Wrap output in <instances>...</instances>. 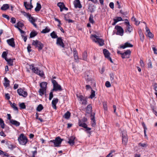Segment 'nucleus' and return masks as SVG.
Wrapping results in <instances>:
<instances>
[{"instance_id":"obj_1","label":"nucleus","mask_w":157,"mask_h":157,"mask_svg":"<svg viewBox=\"0 0 157 157\" xmlns=\"http://www.w3.org/2000/svg\"><path fill=\"white\" fill-rule=\"evenodd\" d=\"M18 141L20 144L25 145L29 140L27 137L23 133H21L18 138Z\"/></svg>"},{"instance_id":"obj_2","label":"nucleus","mask_w":157,"mask_h":157,"mask_svg":"<svg viewBox=\"0 0 157 157\" xmlns=\"http://www.w3.org/2000/svg\"><path fill=\"white\" fill-rule=\"evenodd\" d=\"M30 68L34 73L40 76L43 77L44 75L43 71L42 70H39L38 67H35L33 64H32L30 65Z\"/></svg>"},{"instance_id":"obj_3","label":"nucleus","mask_w":157,"mask_h":157,"mask_svg":"<svg viewBox=\"0 0 157 157\" xmlns=\"http://www.w3.org/2000/svg\"><path fill=\"white\" fill-rule=\"evenodd\" d=\"M120 135L122 138V144L124 145L127 144L128 141V137L127 134V132L124 130L120 133Z\"/></svg>"},{"instance_id":"obj_4","label":"nucleus","mask_w":157,"mask_h":157,"mask_svg":"<svg viewBox=\"0 0 157 157\" xmlns=\"http://www.w3.org/2000/svg\"><path fill=\"white\" fill-rule=\"evenodd\" d=\"M52 83L53 84V89L52 91H61L63 90L61 86L55 80H52Z\"/></svg>"},{"instance_id":"obj_5","label":"nucleus","mask_w":157,"mask_h":157,"mask_svg":"<svg viewBox=\"0 0 157 157\" xmlns=\"http://www.w3.org/2000/svg\"><path fill=\"white\" fill-rule=\"evenodd\" d=\"M47 83L46 82H42L40 84L41 89H40L39 92L41 96L44 94L45 93H46V88Z\"/></svg>"},{"instance_id":"obj_6","label":"nucleus","mask_w":157,"mask_h":157,"mask_svg":"<svg viewBox=\"0 0 157 157\" xmlns=\"http://www.w3.org/2000/svg\"><path fill=\"white\" fill-rule=\"evenodd\" d=\"M32 44L36 48H38L39 51L42 50L44 47V44L38 40H33Z\"/></svg>"},{"instance_id":"obj_7","label":"nucleus","mask_w":157,"mask_h":157,"mask_svg":"<svg viewBox=\"0 0 157 157\" xmlns=\"http://www.w3.org/2000/svg\"><path fill=\"white\" fill-rule=\"evenodd\" d=\"M63 140L59 136L56 137L55 140H51L50 143L52 142L54 144V146L55 147H59V145L61 144Z\"/></svg>"},{"instance_id":"obj_8","label":"nucleus","mask_w":157,"mask_h":157,"mask_svg":"<svg viewBox=\"0 0 157 157\" xmlns=\"http://www.w3.org/2000/svg\"><path fill=\"white\" fill-rule=\"evenodd\" d=\"M131 53V51L129 49L127 50L124 52H120L118 51V54L121 55V57L122 59L129 58Z\"/></svg>"},{"instance_id":"obj_9","label":"nucleus","mask_w":157,"mask_h":157,"mask_svg":"<svg viewBox=\"0 0 157 157\" xmlns=\"http://www.w3.org/2000/svg\"><path fill=\"white\" fill-rule=\"evenodd\" d=\"M17 92L20 96L24 97H26L28 95L27 92L21 88L18 89L17 90Z\"/></svg>"},{"instance_id":"obj_10","label":"nucleus","mask_w":157,"mask_h":157,"mask_svg":"<svg viewBox=\"0 0 157 157\" xmlns=\"http://www.w3.org/2000/svg\"><path fill=\"white\" fill-rule=\"evenodd\" d=\"M103 53L105 57L109 60L111 62H113L111 58L110 57V53L106 49H104L103 50Z\"/></svg>"},{"instance_id":"obj_11","label":"nucleus","mask_w":157,"mask_h":157,"mask_svg":"<svg viewBox=\"0 0 157 157\" xmlns=\"http://www.w3.org/2000/svg\"><path fill=\"white\" fill-rule=\"evenodd\" d=\"M133 47V45L128 42H126L124 44V45L121 44L120 45V47L123 49H125L127 48H132Z\"/></svg>"},{"instance_id":"obj_12","label":"nucleus","mask_w":157,"mask_h":157,"mask_svg":"<svg viewBox=\"0 0 157 157\" xmlns=\"http://www.w3.org/2000/svg\"><path fill=\"white\" fill-rule=\"evenodd\" d=\"M56 44L57 45L59 46L62 48L64 47V44L61 37L57 38Z\"/></svg>"},{"instance_id":"obj_13","label":"nucleus","mask_w":157,"mask_h":157,"mask_svg":"<svg viewBox=\"0 0 157 157\" xmlns=\"http://www.w3.org/2000/svg\"><path fill=\"white\" fill-rule=\"evenodd\" d=\"M77 97L79 99V100L82 102V104L83 105H86L87 104V101L86 98H84L83 96L80 95H77Z\"/></svg>"},{"instance_id":"obj_14","label":"nucleus","mask_w":157,"mask_h":157,"mask_svg":"<svg viewBox=\"0 0 157 157\" xmlns=\"http://www.w3.org/2000/svg\"><path fill=\"white\" fill-rule=\"evenodd\" d=\"M7 42L8 44L13 48H15V44L13 38H11L10 39L7 40Z\"/></svg>"},{"instance_id":"obj_15","label":"nucleus","mask_w":157,"mask_h":157,"mask_svg":"<svg viewBox=\"0 0 157 157\" xmlns=\"http://www.w3.org/2000/svg\"><path fill=\"white\" fill-rule=\"evenodd\" d=\"M28 20L29 21H30L35 27H37V25L35 23V22L36 21V20L34 18V17H32L31 15L28 18Z\"/></svg>"},{"instance_id":"obj_16","label":"nucleus","mask_w":157,"mask_h":157,"mask_svg":"<svg viewBox=\"0 0 157 157\" xmlns=\"http://www.w3.org/2000/svg\"><path fill=\"white\" fill-rule=\"evenodd\" d=\"M75 137L74 136H70L69 138V141L68 143L71 146H73L75 144Z\"/></svg>"},{"instance_id":"obj_17","label":"nucleus","mask_w":157,"mask_h":157,"mask_svg":"<svg viewBox=\"0 0 157 157\" xmlns=\"http://www.w3.org/2000/svg\"><path fill=\"white\" fill-rule=\"evenodd\" d=\"M93 41L95 43L98 44L100 46H102L104 45V40L100 38L98 40H96L95 39H93Z\"/></svg>"},{"instance_id":"obj_18","label":"nucleus","mask_w":157,"mask_h":157,"mask_svg":"<svg viewBox=\"0 0 157 157\" xmlns=\"http://www.w3.org/2000/svg\"><path fill=\"white\" fill-rule=\"evenodd\" d=\"M94 115L95 114L94 113H91L90 115L91 120L92 121L91 124L92 126H94L96 125V122Z\"/></svg>"},{"instance_id":"obj_19","label":"nucleus","mask_w":157,"mask_h":157,"mask_svg":"<svg viewBox=\"0 0 157 157\" xmlns=\"http://www.w3.org/2000/svg\"><path fill=\"white\" fill-rule=\"evenodd\" d=\"M74 5L75 8H82V5L80 3L79 0H75L74 2Z\"/></svg>"},{"instance_id":"obj_20","label":"nucleus","mask_w":157,"mask_h":157,"mask_svg":"<svg viewBox=\"0 0 157 157\" xmlns=\"http://www.w3.org/2000/svg\"><path fill=\"white\" fill-rule=\"evenodd\" d=\"M58 101V99L56 98H54L52 101V106L54 109H56V105Z\"/></svg>"},{"instance_id":"obj_21","label":"nucleus","mask_w":157,"mask_h":157,"mask_svg":"<svg viewBox=\"0 0 157 157\" xmlns=\"http://www.w3.org/2000/svg\"><path fill=\"white\" fill-rule=\"evenodd\" d=\"M54 19L55 21L58 22L59 24L58 25V26L59 27V29L60 31L63 33H64V31L63 29L60 26V25L61 24L60 21L59 20V19H58L56 18H54Z\"/></svg>"},{"instance_id":"obj_22","label":"nucleus","mask_w":157,"mask_h":157,"mask_svg":"<svg viewBox=\"0 0 157 157\" xmlns=\"http://www.w3.org/2000/svg\"><path fill=\"white\" fill-rule=\"evenodd\" d=\"M146 32L147 33V36H148L150 38H152L154 37L153 35L150 32V30L147 27L146 28Z\"/></svg>"},{"instance_id":"obj_23","label":"nucleus","mask_w":157,"mask_h":157,"mask_svg":"<svg viewBox=\"0 0 157 157\" xmlns=\"http://www.w3.org/2000/svg\"><path fill=\"white\" fill-rule=\"evenodd\" d=\"M10 123L16 127L19 126L20 124V123L19 122L14 120H11Z\"/></svg>"},{"instance_id":"obj_24","label":"nucleus","mask_w":157,"mask_h":157,"mask_svg":"<svg viewBox=\"0 0 157 157\" xmlns=\"http://www.w3.org/2000/svg\"><path fill=\"white\" fill-rule=\"evenodd\" d=\"M24 25L23 24L21 21H18L14 25V27L18 29L20 28H22Z\"/></svg>"},{"instance_id":"obj_25","label":"nucleus","mask_w":157,"mask_h":157,"mask_svg":"<svg viewBox=\"0 0 157 157\" xmlns=\"http://www.w3.org/2000/svg\"><path fill=\"white\" fill-rule=\"evenodd\" d=\"M124 33V30L120 26H118V35L122 36L123 35Z\"/></svg>"},{"instance_id":"obj_26","label":"nucleus","mask_w":157,"mask_h":157,"mask_svg":"<svg viewBox=\"0 0 157 157\" xmlns=\"http://www.w3.org/2000/svg\"><path fill=\"white\" fill-rule=\"evenodd\" d=\"M144 129V137L146 138H147V136L146 134V130H147V128L145 123L144 122H142L141 123Z\"/></svg>"},{"instance_id":"obj_27","label":"nucleus","mask_w":157,"mask_h":157,"mask_svg":"<svg viewBox=\"0 0 157 157\" xmlns=\"http://www.w3.org/2000/svg\"><path fill=\"white\" fill-rule=\"evenodd\" d=\"M24 4L25 8L27 10H30L33 7V6L31 4L27 2H25Z\"/></svg>"},{"instance_id":"obj_28","label":"nucleus","mask_w":157,"mask_h":157,"mask_svg":"<svg viewBox=\"0 0 157 157\" xmlns=\"http://www.w3.org/2000/svg\"><path fill=\"white\" fill-rule=\"evenodd\" d=\"M4 80L5 81V82L4 83V85L5 86L7 87L8 86L10 85V81L8 80L7 78L5 77L4 78Z\"/></svg>"},{"instance_id":"obj_29","label":"nucleus","mask_w":157,"mask_h":157,"mask_svg":"<svg viewBox=\"0 0 157 157\" xmlns=\"http://www.w3.org/2000/svg\"><path fill=\"white\" fill-rule=\"evenodd\" d=\"M138 33L139 34L140 37V40L143 42L144 39V34H143L141 30H140L139 31Z\"/></svg>"},{"instance_id":"obj_30","label":"nucleus","mask_w":157,"mask_h":157,"mask_svg":"<svg viewBox=\"0 0 157 157\" xmlns=\"http://www.w3.org/2000/svg\"><path fill=\"white\" fill-rule=\"evenodd\" d=\"M125 21L124 22L125 24L127 25H130L129 22L128 21V19H126L124 20H123L121 17H118V21Z\"/></svg>"},{"instance_id":"obj_31","label":"nucleus","mask_w":157,"mask_h":157,"mask_svg":"<svg viewBox=\"0 0 157 157\" xmlns=\"http://www.w3.org/2000/svg\"><path fill=\"white\" fill-rule=\"evenodd\" d=\"M9 8V6L8 4H3L1 7V10H6Z\"/></svg>"},{"instance_id":"obj_32","label":"nucleus","mask_w":157,"mask_h":157,"mask_svg":"<svg viewBox=\"0 0 157 157\" xmlns=\"http://www.w3.org/2000/svg\"><path fill=\"white\" fill-rule=\"evenodd\" d=\"M132 30V28L130 25H127L126 30L125 31L126 32H128L129 33H130Z\"/></svg>"},{"instance_id":"obj_33","label":"nucleus","mask_w":157,"mask_h":157,"mask_svg":"<svg viewBox=\"0 0 157 157\" xmlns=\"http://www.w3.org/2000/svg\"><path fill=\"white\" fill-rule=\"evenodd\" d=\"M71 116V113L69 111H67L63 115V117H64L65 119L68 120V119Z\"/></svg>"},{"instance_id":"obj_34","label":"nucleus","mask_w":157,"mask_h":157,"mask_svg":"<svg viewBox=\"0 0 157 157\" xmlns=\"http://www.w3.org/2000/svg\"><path fill=\"white\" fill-rule=\"evenodd\" d=\"M92 111V106L91 105L89 104L87 107L86 109V112L87 113H89L91 112Z\"/></svg>"},{"instance_id":"obj_35","label":"nucleus","mask_w":157,"mask_h":157,"mask_svg":"<svg viewBox=\"0 0 157 157\" xmlns=\"http://www.w3.org/2000/svg\"><path fill=\"white\" fill-rule=\"evenodd\" d=\"M10 105L11 106L13 109L14 110L17 111H18V108L16 104L15 103H11Z\"/></svg>"},{"instance_id":"obj_36","label":"nucleus","mask_w":157,"mask_h":157,"mask_svg":"<svg viewBox=\"0 0 157 157\" xmlns=\"http://www.w3.org/2000/svg\"><path fill=\"white\" fill-rule=\"evenodd\" d=\"M41 8V5L39 3L37 2L36 4V6L35 8V11L36 12L39 11Z\"/></svg>"},{"instance_id":"obj_37","label":"nucleus","mask_w":157,"mask_h":157,"mask_svg":"<svg viewBox=\"0 0 157 157\" xmlns=\"http://www.w3.org/2000/svg\"><path fill=\"white\" fill-rule=\"evenodd\" d=\"M7 62L9 65L10 66H13V60L11 59H8L5 60Z\"/></svg>"},{"instance_id":"obj_38","label":"nucleus","mask_w":157,"mask_h":157,"mask_svg":"<svg viewBox=\"0 0 157 157\" xmlns=\"http://www.w3.org/2000/svg\"><path fill=\"white\" fill-rule=\"evenodd\" d=\"M64 5L63 3L59 2L58 3L57 6L59 7L60 11L62 12L63 11V7Z\"/></svg>"},{"instance_id":"obj_39","label":"nucleus","mask_w":157,"mask_h":157,"mask_svg":"<svg viewBox=\"0 0 157 157\" xmlns=\"http://www.w3.org/2000/svg\"><path fill=\"white\" fill-rule=\"evenodd\" d=\"M50 36L53 39L57 38H58L56 32L53 31L50 34Z\"/></svg>"},{"instance_id":"obj_40","label":"nucleus","mask_w":157,"mask_h":157,"mask_svg":"<svg viewBox=\"0 0 157 157\" xmlns=\"http://www.w3.org/2000/svg\"><path fill=\"white\" fill-rule=\"evenodd\" d=\"M82 59L86 61L87 59V53L85 51L82 54Z\"/></svg>"},{"instance_id":"obj_41","label":"nucleus","mask_w":157,"mask_h":157,"mask_svg":"<svg viewBox=\"0 0 157 157\" xmlns=\"http://www.w3.org/2000/svg\"><path fill=\"white\" fill-rule=\"evenodd\" d=\"M37 34V32L35 31H33L30 33V37L32 38L36 36Z\"/></svg>"},{"instance_id":"obj_42","label":"nucleus","mask_w":157,"mask_h":157,"mask_svg":"<svg viewBox=\"0 0 157 157\" xmlns=\"http://www.w3.org/2000/svg\"><path fill=\"white\" fill-rule=\"evenodd\" d=\"M131 20L132 21H134L135 22V24L136 25H139L140 23V22L138 23V21L136 20V18H135L134 16H133L131 18Z\"/></svg>"},{"instance_id":"obj_43","label":"nucleus","mask_w":157,"mask_h":157,"mask_svg":"<svg viewBox=\"0 0 157 157\" xmlns=\"http://www.w3.org/2000/svg\"><path fill=\"white\" fill-rule=\"evenodd\" d=\"M7 52H6L4 51L3 52L2 56V57L5 60H6L7 58Z\"/></svg>"},{"instance_id":"obj_44","label":"nucleus","mask_w":157,"mask_h":157,"mask_svg":"<svg viewBox=\"0 0 157 157\" xmlns=\"http://www.w3.org/2000/svg\"><path fill=\"white\" fill-rule=\"evenodd\" d=\"M43 109V107L41 104H40L38 105L36 108V110L40 112Z\"/></svg>"},{"instance_id":"obj_45","label":"nucleus","mask_w":157,"mask_h":157,"mask_svg":"<svg viewBox=\"0 0 157 157\" xmlns=\"http://www.w3.org/2000/svg\"><path fill=\"white\" fill-rule=\"evenodd\" d=\"M0 125L1 126V127L2 128H5V124L3 120L0 118Z\"/></svg>"},{"instance_id":"obj_46","label":"nucleus","mask_w":157,"mask_h":157,"mask_svg":"<svg viewBox=\"0 0 157 157\" xmlns=\"http://www.w3.org/2000/svg\"><path fill=\"white\" fill-rule=\"evenodd\" d=\"M95 96V91L93 90H91V94L90 96V98L92 99Z\"/></svg>"},{"instance_id":"obj_47","label":"nucleus","mask_w":157,"mask_h":157,"mask_svg":"<svg viewBox=\"0 0 157 157\" xmlns=\"http://www.w3.org/2000/svg\"><path fill=\"white\" fill-rule=\"evenodd\" d=\"M50 30L47 27H46L44 29L42 30L41 32L44 33H45L49 32Z\"/></svg>"},{"instance_id":"obj_48","label":"nucleus","mask_w":157,"mask_h":157,"mask_svg":"<svg viewBox=\"0 0 157 157\" xmlns=\"http://www.w3.org/2000/svg\"><path fill=\"white\" fill-rule=\"evenodd\" d=\"M139 146H141L142 147H146L147 145V144L146 143H140L138 144Z\"/></svg>"},{"instance_id":"obj_49","label":"nucleus","mask_w":157,"mask_h":157,"mask_svg":"<svg viewBox=\"0 0 157 157\" xmlns=\"http://www.w3.org/2000/svg\"><path fill=\"white\" fill-rule=\"evenodd\" d=\"M93 37H94V38L96 39V40H98L99 39H100V38H99L98 36H97V35H91V38L93 40V39H94Z\"/></svg>"},{"instance_id":"obj_50","label":"nucleus","mask_w":157,"mask_h":157,"mask_svg":"<svg viewBox=\"0 0 157 157\" xmlns=\"http://www.w3.org/2000/svg\"><path fill=\"white\" fill-rule=\"evenodd\" d=\"M19 107L21 109H25L26 108L25 103L22 102L19 104Z\"/></svg>"},{"instance_id":"obj_51","label":"nucleus","mask_w":157,"mask_h":157,"mask_svg":"<svg viewBox=\"0 0 157 157\" xmlns=\"http://www.w3.org/2000/svg\"><path fill=\"white\" fill-rule=\"evenodd\" d=\"M118 22V17H116L113 19V22L112 23V25H115Z\"/></svg>"},{"instance_id":"obj_52","label":"nucleus","mask_w":157,"mask_h":157,"mask_svg":"<svg viewBox=\"0 0 157 157\" xmlns=\"http://www.w3.org/2000/svg\"><path fill=\"white\" fill-rule=\"evenodd\" d=\"M85 129L86 130H85V131L86 132V133H89L90 135L91 133V131H90L91 128L87 127V128H86Z\"/></svg>"},{"instance_id":"obj_53","label":"nucleus","mask_w":157,"mask_h":157,"mask_svg":"<svg viewBox=\"0 0 157 157\" xmlns=\"http://www.w3.org/2000/svg\"><path fill=\"white\" fill-rule=\"evenodd\" d=\"M89 21L92 24H93L94 23L93 16L90 15V16L89 18Z\"/></svg>"},{"instance_id":"obj_54","label":"nucleus","mask_w":157,"mask_h":157,"mask_svg":"<svg viewBox=\"0 0 157 157\" xmlns=\"http://www.w3.org/2000/svg\"><path fill=\"white\" fill-rule=\"evenodd\" d=\"M152 50L154 51V53L156 54H157V49L156 46L153 45V47H152Z\"/></svg>"},{"instance_id":"obj_55","label":"nucleus","mask_w":157,"mask_h":157,"mask_svg":"<svg viewBox=\"0 0 157 157\" xmlns=\"http://www.w3.org/2000/svg\"><path fill=\"white\" fill-rule=\"evenodd\" d=\"M103 107L105 110L106 111L107 109V106L106 102L103 103Z\"/></svg>"},{"instance_id":"obj_56","label":"nucleus","mask_w":157,"mask_h":157,"mask_svg":"<svg viewBox=\"0 0 157 157\" xmlns=\"http://www.w3.org/2000/svg\"><path fill=\"white\" fill-rule=\"evenodd\" d=\"M23 14L24 15L27 17L28 18L31 15L29 13H27L25 12H24L23 13Z\"/></svg>"},{"instance_id":"obj_57","label":"nucleus","mask_w":157,"mask_h":157,"mask_svg":"<svg viewBox=\"0 0 157 157\" xmlns=\"http://www.w3.org/2000/svg\"><path fill=\"white\" fill-rule=\"evenodd\" d=\"M80 126L84 128H87V125L85 123H84L82 124H80Z\"/></svg>"},{"instance_id":"obj_58","label":"nucleus","mask_w":157,"mask_h":157,"mask_svg":"<svg viewBox=\"0 0 157 157\" xmlns=\"http://www.w3.org/2000/svg\"><path fill=\"white\" fill-rule=\"evenodd\" d=\"M52 90L51 91L50 93V94H49V99L50 100H51L53 97V92H52Z\"/></svg>"},{"instance_id":"obj_59","label":"nucleus","mask_w":157,"mask_h":157,"mask_svg":"<svg viewBox=\"0 0 157 157\" xmlns=\"http://www.w3.org/2000/svg\"><path fill=\"white\" fill-rule=\"evenodd\" d=\"M105 86L107 87H109L111 86V85L110 82L109 81H107L105 83Z\"/></svg>"},{"instance_id":"obj_60","label":"nucleus","mask_w":157,"mask_h":157,"mask_svg":"<svg viewBox=\"0 0 157 157\" xmlns=\"http://www.w3.org/2000/svg\"><path fill=\"white\" fill-rule=\"evenodd\" d=\"M120 13L122 14V15L121 16H122L123 18V17H124V16H125L127 14V13L125 12H124L122 11V10H121L120 11Z\"/></svg>"},{"instance_id":"obj_61","label":"nucleus","mask_w":157,"mask_h":157,"mask_svg":"<svg viewBox=\"0 0 157 157\" xmlns=\"http://www.w3.org/2000/svg\"><path fill=\"white\" fill-rule=\"evenodd\" d=\"M16 19L14 17H12L11 18L10 22L12 24H14L16 22Z\"/></svg>"},{"instance_id":"obj_62","label":"nucleus","mask_w":157,"mask_h":157,"mask_svg":"<svg viewBox=\"0 0 157 157\" xmlns=\"http://www.w3.org/2000/svg\"><path fill=\"white\" fill-rule=\"evenodd\" d=\"M2 17H3L6 18L8 20H10V18L9 16L8 15H7L4 14H2Z\"/></svg>"},{"instance_id":"obj_63","label":"nucleus","mask_w":157,"mask_h":157,"mask_svg":"<svg viewBox=\"0 0 157 157\" xmlns=\"http://www.w3.org/2000/svg\"><path fill=\"white\" fill-rule=\"evenodd\" d=\"M140 66L141 67H143L144 66V63L143 60L142 59H140Z\"/></svg>"},{"instance_id":"obj_64","label":"nucleus","mask_w":157,"mask_h":157,"mask_svg":"<svg viewBox=\"0 0 157 157\" xmlns=\"http://www.w3.org/2000/svg\"><path fill=\"white\" fill-rule=\"evenodd\" d=\"M148 67L149 68H152V63L151 60L147 64Z\"/></svg>"}]
</instances>
